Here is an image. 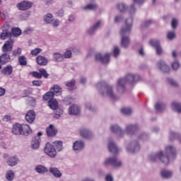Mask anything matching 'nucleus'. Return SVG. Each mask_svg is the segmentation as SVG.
Listing matches in <instances>:
<instances>
[{
    "label": "nucleus",
    "instance_id": "obj_1",
    "mask_svg": "<svg viewBox=\"0 0 181 181\" xmlns=\"http://www.w3.org/2000/svg\"><path fill=\"white\" fill-rule=\"evenodd\" d=\"M165 153L166 154H164L163 151L152 153L148 156V159L151 162H156V160L159 159L162 163L168 165V163H169V157L175 159V157L176 156V150L175 149V147L168 146L165 147Z\"/></svg>",
    "mask_w": 181,
    "mask_h": 181
},
{
    "label": "nucleus",
    "instance_id": "obj_2",
    "mask_svg": "<svg viewBox=\"0 0 181 181\" xmlns=\"http://www.w3.org/2000/svg\"><path fill=\"white\" fill-rule=\"evenodd\" d=\"M132 17L127 19L125 21V26L121 29L120 35L122 36V47H128V46H129V38L128 37V35L131 33V30L132 29Z\"/></svg>",
    "mask_w": 181,
    "mask_h": 181
},
{
    "label": "nucleus",
    "instance_id": "obj_3",
    "mask_svg": "<svg viewBox=\"0 0 181 181\" xmlns=\"http://www.w3.org/2000/svg\"><path fill=\"white\" fill-rule=\"evenodd\" d=\"M141 77L138 74H129L125 78H120L117 81V88L119 93H124L125 91V84L129 83V84H135L137 81H139Z\"/></svg>",
    "mask_w": 181,
    "mask_h": 181
},
{
    "label": "nucleus",
    "instance_id": "obj_4",
    "mask_svg": "<svg viewBox=\"0 0 181 181\" xmlns=\"http://www.w3.org/2000/svg\"><path fill=\"white\" fill-rule=\"evenodd\" d=\"M97 87L99 88V93L103 97H109L112 100H117V96L112 91V86H108L106 81L99 82L97 84Z\"/></svg>",
    "mask_w": 181,
    "mask_h": 181
},
{
    "label": "nucleus",
    "instance_id": "obj_5",
    "mask_svg": "<svg viewBox=\"0 0 181 181\" xmlns=\"http://www.w3.org/2000/svg\"><path fill=\"white\" fill-rule=\"evenodd\" d=\"M44 152L49 158H56L57 155V151L54 148V146L50 143H47L45 146Z\"/></svg>",
    "mask_w": 181,
    "mask_h": 181
},
{
    "label": "nucleus",
    "instance_id": "obj_6",
    "mask_svg": "<svg viewBox=\"0 0 181 181\" xmlns=\"http://www.w3.org/2000/svg\"><path fill=\"white\" fill-rule=\"evenodd\" d=\"M105 166H108L109 165H112L115 168H119L122 165V163L117 158V157L108 158L105 160L104 163Z\"/></svg>",
    "mask_w": 181,
    "mask_h": 181
},
{
    "label": "nucleus",
    "instance_id": "obj_7",
    "mask_svg": "<svg viewBox=\"0 0 181 181\" xmlns=\"http://www.w3.org/2000/svg\"><path fill=\"white\" fill-rule=\"evenodd\" d=\"M33 6V3L29 1H23L17 4V8L19 11H28Z\"/></svg>",
    "mask_w": 181,
    "mask_h": 181
},
{
    "label": "nucleus",
    "instance_id": "obj_8",
    "mask_svg": "<svg viewBox=\"0 0 181 181\" xmlns=\"http://www.w3.org/2000/svg\"><path fill=\"white\" fill-rule=\"evenodd\" d=\"M110 56H111L110 53H106L105 55L98 53L95 54V59L103 63V64H107V63H110Z\"/></svg>",
    "mask_w": 181,
    "mask_h": 181
},
{
    "label": "nucleus",
    "instance_id": "obj_9",
    "mask_svg": "<svg viewBox=\"0 0 181 181\" xmlns=\"http://www.w3.org/2000/svg\"><path fill=\"white\" fill-rule=\"evenodd\" d=\"M13 48V40H10L6 41L2 47V52L4 53H9L12 52Z\"/></svg>",
    "mask_w": 181,
    "mask_h": 181
},
{
    "label": "nucleus",
    "instance_id": "obj_10",
    "mask_svg": "<svg viewBox=\"0 0 181 181\" xmlns=\"http://www.w3.org/2000/svg\"><path fill=\"white\" fill-rule=\"evenodd\" d=\"M150 45H151V46H153V47H156L157 54L160 55L163 54V49H162V47H160V43L158 40H150Z\"/></svg>",
    "mask_w": 181,
    "mask_h": 181
},
{
    "label": "nucleus",
    "instance_id": "obj_11",
    "mask_svg": "<svg viewBox=\"0 0 181 181\" xmlns=\"http://www.w3.org/2000/svg\"><path fill=\"white\" fill-rule=\"evenodd\" d=\"M141 149V146L136 142H133L127 147V151L130 153H135Z\"/></svg>",
    "mask_w": 181,
    "mask_h": 181
},
{
    "label": "nucleus",
    "instance_id": "obj_12",
    "mask_svg": "<svg viewBox=\"0 0 181 181\" xmlns=\"http://www.w3.org/2000/svg\"><path fill=\"white\" fill-rule=\"evenodd\" d=\"M157 66L159 69L163 71V73H169L170 71V67L165 63L163 61H160L157 63Z\"/></svg>",
    "mask_w": 181,
    "mask_h": 181
},
{
    "label": "nucleus",
    "instance_id": "obj_13",
    "mask_svg": "<svg viewBox=\"0 0 181 181\" xmlns=\"http://www.w3.org/2000/svg\"><path fill=\"white\" fill-rule=\"evenodd\" d=\"M35 118L36 114L33 110H29L25 115L26 122H29L30 124H32V122L35 121Z\"/></svg>",
    "mask_w": 181,
    "mask_h": 181
},
{
    "label": "nucleus",
    "instance_id": "obj_14",
    "mask_svg": "<svg viewBox=\"0 0 181 181\" xmlns=\"http://www.w3.org/2000/svg\"><path fill=\"white\" fill-rule=\"evenodd\" d=\"M8 166H16L19 163V158L16 156H11L6 161Z\"/></svg>",
    "mask_w": 181,
    "mask_h": 181
},
{
    "label": "nucleus",
    "instance_id": "obj_15",
    "mask_svg": "<svg viewBox=\"0 0 181 181\" xmlns=\"http://www.w3.org/2000/svg\"><path fill=\"white\" fill-rule=\"evenodd\" d=\"M69 115H78L80 114V107L77 105H73L69 108Z\"/></svg>",
    "mask_w": 181,
    "mask_h": 181
},
{
    "label": "nucleus",
    "instance_id": "obj_16",
    "mask_svg": "<svg viewBox=\"0 0 181 181\" xmlns=\"http://www.w3.org/2000/svg\"><path fill=\"white\" fill-rule=\"evenodd\" d=\"M108 148H109L110 152H111L114 155H115L116 153H118V152H119V149H118L117 144H115V142L112 141H109Z\"/></svg>",
    "mask_w": 181,
    "mask_h": 181
},
{
    "label": "nucleus",
    "instance_id": "obj_17",
    "mask_svg": "<svg viewBox=\"0 0 181 181\" xmlns=\"http://www.w3.org/2000/svg\"><path fill=\"white\" fill-rule=\"evenodd\" d=\"M138 131V126L136 124H129L126 127V132L128 135H132V134H135Z\"/></svg>",
    "mask_w": 181,
    "mask_h": 181
},
{
    "label": "nucleus",
    "instance_id": "obj_18",
    "mask_svg": "<svg viewBox=\"0 0 181 181\" xmlns=\"http://www.w3.org/2000/svg\"><path fill=\"white\" fill-rule=\"evenodd\" d=\"M35 172L37 173H40V175H45V173H47L49 172V169L45 167V165H37L35 168Z\"/></svg>",
    "mask_w": 181,
    "mask_h": 181
},
{
    "label": "nucleus",
    "instance_id": "obj_19",
    "mask_svg": "<svg viewBox=\"0 0 181 181\" xmlns=\"http://www.w3.org/2000/svg\"><path fill=\"white\" fill-rule=\"evenodd\" d=\"M12 132L14 135H22V124L16 123L13 126Z\"/></svg>",
    "mask_w": 181,
    "mask_h": 181
},
{
    "label": "nucleus",
    "instance_id": "obj_20",
    "mask_svg": "<svg viewBox=\"0 0 181 181\" xmlns=\"http://www.w3.org/2000/svg\"><path fill=\"white\" fill-rule=\"evenodd\" d=\"M47 136H55L57 134V129H55L53 124H50L46 129Z\"/></svg>",
    "mask_w": 181,
    "mask_h": 181
},
{
    "label": "nucleus",
    "instance_id": "obj_21",
    "mask_svg": "<svg viewBox=\"0 0 181 181\" xmlns=\"http://www.w3.org/2000/svg\"><path fill=\"white\" fill-rule=\"evenodd\" d=\"M110 129L112 132H114V134H117V135H119V136H122L124 135V132L117 124L112 125Z\"/></svg>",
    "mask_w": 181,
    "mask_h": 181
},
{
    "label": "nucleus",
    "instance_id": "obj_22",
    "mask_svg": "<svg viewBox=\"0 0 181 181\" xmlns=\"http://www.w3.org/2000/svg\"><path fill=\"white\" fill-rule=\"evenodd\" d=\"M74 151H81L84 149V142L83 141H76L73 144Z\"/></svg>",
    "mask_w": 181,
    "mask_h": 181
},
{
    "label": "nucleus",
    "instance_id": "obj_23",
    "mask_svg": "<svg viewBox=\"0 0 181 181\" xmlns=\"http://www.w3.org/2000/svg\"><path fill=\"white\" fill-rule=\"evenodd\" d=\"M80 134L81 136H83V138H86V139H90V138L93 136V133L87 129H81Z\"/></svg>",
    "mask_w": 181,
    "mask_h": 181
},
{
    "label": "nucleus",
    "instance_id": "obj_24",
    "mask_svg": "<svg viewBox=\"0 0 181 181\" xmlns=\"http://www.w3.org/2000/svg\"><path fill=\"white\" fill-rule=\"evenodd\" d=\"M9 62H11V56L4 52V54L0 57V63H1V64H6V63H9Z\"/></svg>",
    "mask_w": 181,
    "mask_h": 181
},
{
    "label": "nucleus",
    "instance_id": "obj_25",
    "mask_svg": "<svg viewBox=\"0 0 181 181\" xmlns=\"http://www.w3.org/2000/svg\"><path fill=\"white\" fill-rule=\"evenodd\" d=\"M37 64L40 66H47V59L43 56H38L36 59Z\"/></svg>",
    "mask_w": 181,
    "mask_h": 181
},
{
    "label": "nucleus",
    "instance_id": "obj_26",
    "mask_svg": "<svg viewBox=\"0 0 181 181\" xmlns=\"http://www.w3.org/2000/svg\"><path fill=\"white\" fill-rule=\"evenodd\" d=\"M31 146L33 149H38L39 146H40V137L35 136L32 141Z\"/></svg>",
    "mask_w": 181,
    "mask_h": 181
},
{
    "label": "nucleus",
    "instance_id": "obj_27",
    "mask_svg": "<svg viewBox=\"0 0 181 181\" xmlns=\"http://www.w3.org/2000/svg\"><path fill=\"white\" fill-rule=\"evenodd\" d=\"M100 26H101V21H98L94 25L88 30V33L89 35H94L95 30H97Z\"/></svg>",
    "mask_w": 181,
    "mask_h": 181
},
{
    "label": "nucleus",
    "instance_id": "obj_28",
    "mask_svg": "<svg viewBox=\"0 0 181 181\" xmlns=\"http://www.w3.org/2000/svg\"><path fill=\"white\" fill-rule=\"evenodd\" d=\"M12 71H13V67L11 65H8L2 69L1 73L5 76H11Z\"/></svg>",
    "mask_w": 181,
    "mask_h": 181
},
{
    "label": "nucleus",
    "instance_id": "obj_29",
    "mask_svg": "<svg viewBox=\"0 0 181 181\" xmlns=\"http://www.w3.org/2000/svg\"><path fill=\"white\" fill-rule=\"evenodd\" d=\"M160 175L164 179H169L172 177L173 173L169 170H162Z\"/></svg>",
    "mask_w": 181,
    "mask_h": 181
},
{
    "label": "nucleus",
    "instance_id": "obj_30",
    "mask_svg": "<svg viewBox=\"0 0 181 181\" xmlns=\"http://www.w3.org/2000/svg\"><path fill=\"white\" fill-rule=\"evenodd\" d=\"M32 132L30 127L28 124H22V135L28 136Z\"/></svg>",
    "mask_w": 181,
    "mask_h": 181
},
{
    "label": "nucleus",
    "instance_id": "obj_31",
    "mask_svg": "<svg viewBox=\"0 0 181 181\" xmlns=\"http://www.w3.org/2000/svg\"><path fill=\"white\" fill-rule=\"evenodd\" d=\"M49 172L54 176V177H62V173L57 168L51 167L49 168Z\"/></svg>",
    "mask_w": 181,
    "mask_h": 181
},
{
    "label": "nucleus",
    "instance_id": "obj_32",
    "mask_svg": "<svg viewBox=\"0 0 181 181\" xmlns=\"http://www.w3.org/2000/svg\"><path fill=\"white\" fill-rule=\"evenodd\" d=\"M48 105L51 110H57L59 108V103L55 99H52L48 102Z\"/></svg>",
    "mask_w": 181,
    "mask_h": 181
},
{
    "label": "nucleus",
    "instance_id": "obj_33",
    "mask_svg": "<svg viewBox=\"0 0 181 181\" xmlns=\"http://www.w3.org/2000/svg\"><path fill=\"white\" fill-rule=\"evenodd\" d=\"M6 179L8 181H13L15 179V173L12 170H8L6 173Z\"/></svg>",
    "mask_w": 181,
    "mask_h": 181
},
{
    "label": "nucleus",
    "instance_id": "obj_34",
    "mask_svg": "<svg viewBox=\"0 0 181 181\" xmlns=\"http://www.w3.org/2000/svg\"><path fill=\"white\" fill-rule=\"evenodd\" d=\"M53 21H54V17L52 13H47L44 16V22H46L47 23H52Z\"/></svg>",
    "mask_w": 181,
    "mask_h": 181
},
{
    "label": "nucleus",
    "instance_id": "obj_35",
    "mask_svg": "<svg viewBox=\"0 0 181 181\" xmlns=\"http://www.w3.org/2000/svg\"><path fill=\"white\" fill-rule=\"evenodd\" d=\"M53 146H55L57 151L60 152V151H63V142L62 141H55L53 142Z\"/></svg>",
    "mask_w": 181,
    "mask_h": 181
},
{
    "label": "nucleus",
    "instance_id": "obj_36",
    "mask_svg": "<svg viewBox=\"0 0 181 181\" xmlns=\"http://www.w3.org/2000/svg\"><path fill=\"white\" fill-rule=\"evenodd\" d=\"M53 59L55 62H63L64 56L59 52H55L53 54Z\"/></svg>",
    "mask_w": 181,
    "mask_h": 181
},
{
    "label": "nucleus",
    "instance_id": "obj_37",
    "mask_svg": "<svg viewBox=\"0 0 181 181\" xmlns=\"http://www.w3.org/2000/svg\"><path fill=\"white\" fill-rule=\"evenodd\" d=\"M53 97H54V93L53 92H47L45 95H43L44 101H50L51 100H54Z\"/></svg>",
    "mask_w": 181,
    "mask_h": 181
},
{
    "label": "nucleus",
    "instance_id": "obj_38",
    "mask_svg": "<svg viewBox=\"0 0 181 181\" xmlns=\"http://www.w3.org/2000/svg\"><path fill=\"white\" fill-rule=\"evenodd\" d=\"M11 36V32H9V30H4L1 34L0 39L1 40H5L7 37H9Z\"/></svg>",
    "mask_w": 181,
    "mask_h": 181
},
{
    "label": "nucleus",
    "instance_id": "obj_39",
    "mask_svg": "<svg viewBox=\"0 0 181 181\" xmlns=\"http://www.w3.org/2000/svg\"><path fill=\"white\" fill-rule=\"evenodd\" d=\"M155 108H156V111H158V112H162V111H163V110H165V104H163V103H158L156 104Z\"/></svg>",
    "mask_w": 181,
    "mask_h": 181
},
{
    "label": "nucleus",
    "instance_id": "obj_40",
    "mask_svg": "<svg viewBox=\"0 0 181 181\" xmlns=\"http://www.w3.org/2000/svg\"><path fill=\"white\" fill-rule=\"evenodd\" d=\"M172 108L174 111H176L178 113L181 112V104L177 103H172Z\"/></svg>",
    "mask_w": 181,
    "mask_h": 181
},
{
    "label": "nucleus",
    "instance_id": "obj_41",
    "mask_svg": "<svg viewBox=\"0 0 181 181\" xmlns=\"http://www.w3.org/2000/svg\"><path fill=\"white\" fill-rule=\"evenodd\" d=\"M52 90L54 91L52 92L54 95H60V94H62V88L57 85L54 86Z\"/></svg>",
    "mask_w": 181,
    "mask_h": 181
},
{
    "label": "nucleus",
    "instance_id": "obj_42",
    "mask_svg": "<svg viewBox=\"0 0 181 181\" xmlns=\"http://www.w3.org/2000/svg\"><path fill=\"white\" fill-rule=\"evenodd\" d=\"M18 62L21 66H26V64H28V60L26 59V57H25V56L18 57Z\"/></svg>",
    "mask_w": 181,
    "mask_h": 181
},
{
    "label": "nucleus",
    "instance_id": "obj_43",
    "mask_svg": "<svg viewBox=\"0 0 181 181\" xmlns=\"http://www.w3.org/2000/svg\"><path fill=\"white\" fill-rule=\"evenodd\" d=\"M75 85H76V81H74V80H71V81L66 83V87L70 90H71L74 88Z\"/></svg>",
    "mask_w": 181,
    "mask_h": 181
},
{
    "label": "nucleus",
    "instance_id": "obj_44",
    "mask_svg": "<svg viewBox=\"0 0 181 181\" xmlns=\"http://www.w3.org/2000/svg\"><path fill=\"white\" fill-rule=\"evenodd\" d=\"M12 35L13 36H21L22 33V30L19 28H13L12 30Z\"/></svg>",
    "mask_w": 181,
    "mask_h": 181
},
{
    "label": "nucleus",
    "instance_id": "obj_45",
    "mask_svg": "<svg viewBox=\"0 0 181 181\" xmlns=\"http://www.w3.org/2000/svg\"><path fill=\"white\" fill-rule=\"evenodd\" d=\"M121 111L124 115H130V114H132V109H131V107H123Z\"/></svg>",
    "mask_w": 181,
    "mask_h": 181
},
{
    "label": "nucleus",
    "instance_id": "obj_46",
    "mask_svg": "<svg viewBox=\"0 0 181 181\" xmlns=\"http://www.w3.org/2000/svg\"><path fill=\"white\" fill-rule=\"evenodd\" d=\"M97 8V5L95 4H88L85 7H83L82 9H84V11H93Z\"/></svg>",
    "mask_w": 181,
    "mask_h": 181
},
{
    "label": "nucleus",
    "instance_id": "obj_47",
    "mask_svg": "<svg viewBox=\"0 0 181 181\" xmlns=\"http://www.w3.org/2000/svg\"><path fill=\"white\" fill-rule=\"evenodd\" d=\"M117 8L121 12H125V11H127V6H125L124 3H119L117 5Z\"/></svg>",
    "mask_w": 181,
    "mask_h": 181
},
{
    "label": "nucleus",
    "instance_id": "obj_48",
    "mask_svg": "<svg viewBox=\"0 0 181 181\" xmlns=\"http://www.w3.org/2000/svg\"><path fill=\"white\" fill-rule=\"evenodd\" d=\"M62 115H63V110L57 107L56 109V113H55L54 117L60 118V117H62Z\"/></svg>",
    "mask_w": 181,
    "mask_h": 181
},
{
    "label": "nucleus",
    "instance_id": "obj_49",
    "mask_svg": "<svg viewBox=\"0 0 181 181\" xmlns=\"http://www.w3.org/2000/svg\"><path fill=\"white\" fill-rule=\"evenodd\" d=\"M119 53H121V51L119 50V48L118 47H115L113 49V56L114 57H118L119 56Z\"/></svg>",
    "mask_w": 181,
    "mask_h": 181
},
{
    "label": "nucleus",
    "instance_id": "obj_50",
    "mask_svg": "<svg viewBox=\"0 0 181 181\" xmlns=\"http://www.w3.org/2000/svg\"><path fill=\"white\" fill-rule=\"evenodd\" d=\"M167 37L169 39V40H173V39H175L176 37V35L175 34V32L170 31L167 34Z\"/></svg>",
    "mask_w": 181,
    "mask_h": 181
},
{
    "label": "nucleus",
    "instance_id": "obj_51",
    "mask_svg": "<svg viewBox=\"0 0 181 181\" xmlns=\"http://www.w3.org/2000/svg\"><path fill=\"white\" fill-rule=\"evenodd\" d=\"M135 12H136V8H135V4H132L129 8V15H134Z\"/></svg>",
    "mask_w": 181,
    "mask_h": 181
},
{
    "label": "nucleus",
    "instance_id": "obj_52",
    "mask_svg": "<svg viewBox=\"0 0 181 181\" xmlns=\"http://www.w3.org/2000/svg\"><path fill=\"white\" fill-rule=\"evenodd\" d=\"M40 52H42L40 48H35V49L31 50L30 53L33 56H37Z\"/></svg>",
    "mask_w": 181,
    "mask_h": 181
},
{
    "label": "nucleus",
    "instance_id": "obj_53",
    "mask_svg": "<svg viewBox=\"0 0 181 181\" xmlns=\"http://www.w3.org/2000/svg\"><path fill=\"white\" fill-rule=\"evenodd\" d=\"M171 66H172L173 70H177V69L180 67V64H179L177 61H175L172 64Z\"/></svg>",
    "mask_w": 181,
    "mask_h": 181
},
{
    "label": "nucleus",
    "instance_id": "obj_54",
    "mask_svg": "<svg viewBox=\"0 0 181 181\" xmlns=\"http://www.w3.org/2000/svg\"><path fill=\"white\" fill-rule=\"evenodd\" d=\"M52 25L53 28H59V26H60V21H59L58 19H54L52 22Z\"/></svg>",
    "mask_w": 181,
    "mask_h": 181
},
{
    "label": "nucleus",
    "instance_id": "obj_55",
    "mask_svg": "<svg viewBox=\"0 0 181 181\" xmlns=\"http://www.w3.org/2000/svg\"><path fill=\"white\" fill-rule=\"evenodd\" d=\"M39 71H40V74H41V76H43L44 77H45V78H47L49 77V74H47V72H46L45 69H40Z\"/></svg>",
    "mask_w": 181,
    "mask_h": 181
},
{
    "label": "nucleus",
    "instance_id": "obj_56",
    "mask_svg": "<svg viewBox=\"0 0 181 181\" xmlns=\"http://www.w3.org/2000/svg\"><path fill=\"white\" fill-rule=\"evenodd\" d=\"M64 57H65V59H70V57H71V51L67 49L64 54Z\"/></svg>",
    "mask_w": 181,
    "mask_h": 181
},
{
    "label": "nucleus",
    "instance_id": "obj_57",
    "mask_svg": "<svg viewBox=\"0 0 181 181\" xmlns=\"http://www.w3.org/2000/svg\"><path fill=\"white\" fill-rule=\"evenodd\" d=\"M22 49L21 48H18L17 49H15L13 51V56H19V54H21Z\"/></svg>",
    "mask_w": 181,
    "mask_h": 181
},
{
    "label": "nucleus",
    "instance_id": "obj_58",
    "mask_svg": "<svg viewBox=\"0 0 181 181\" xmlns=\"http://www.w3.org/2000/svg\"><path fill=\"white\" fill-rule=\"evenodd\" d=\"M33 77H36L37 78H42V74L37 71H33L31 73Z\"/></svg>",
    "mask_w": 181,
    "mask_h": 181
},
{
    "label": "nucleus",
    "instance_id": "obj_59",
    "mask_svg": "<svg viewBox=\"0 0 181 181\" xmlns=\"http://www.w3.org/2000/svg\"><path fill=\"white\" fill-rule=\"evenodd\" d=\"M56 15L57 16L62 18V16L64 15V11L63 9H60L56 13Z\"/></svg>",
    "mask_w": 181,
    "mask_h": 181
},
{
    "label": "nucleus",
    "instance_id": "obj_60",
    "mask_svg": "<svg viewBox=\"0 0 181 181\" xmlns=\"http://www.w3.org/2000/svg\"><path fill=\"white\" fill-rule=\"evenodd\" d=\"M33 86H36L37 87H40V86H42V81H33Z\"/></svg>",
    "mask_w": 181,
    "mask_h": 181
},
{
    "label": "nucleus",
    "instance_id": "obj_61",
    "mask_svg": "<svg viewBox=\"0 0 181 181\" xmlns=\"http://www.w3.org/2000/svg\"><path fill=\"white\" fill-rule=\"evenodd\" d=\"M139 139H141L142 141H145L148 139V134L144 133L139 136Z\"/></svg>",
    "mask_w": 181,
    "mask_h": 181
},
{
    "label": "nucleus",
    "instance_id": "obj_62",
    "mask_svg": "<svg viewBox=\"0 0 181 181\" xmlns=\"http://www.w3.org/2000/svg\"><path fill=\"white\" fill-rule=\"evenodd\" d=\"M171 25H172V28L175 29L176 26H177V20L176 18H173L172 21Z\"/></svg>",
    "mask_w": 181,
    "mask_h": 181
},
{
    "label": "nucleus",
    "instance_id": "obj_63",
    "mask_svg": "<svg viewBox=\"0 0 181 181\" xmlns=\"http://www.w3.org/2000/svg\"><path fill=\"white\" fill-rule=\"evenodd\" d=\"M146 0H133L134 4H136L137 5H142L145 2Z\"/></svg>",
    "mask_w": 181,
    "mask_h": 181
},
{
    "label": "nucleus",
    "instance_id": "obj_64",
    "mask_svg": "<svg viewBox=\"0 0 181 181\" xmlns=\"http://www.w3.org/2000/svg\"><path fill=\"white\" fill-rule=\"evenodd\" d=\"M3 121H4V122H9V121H11V116L5 115L3 118Z\"/></svg>",
    "mask_w": 181,
    "mask_h": 181
}]
</instances>
